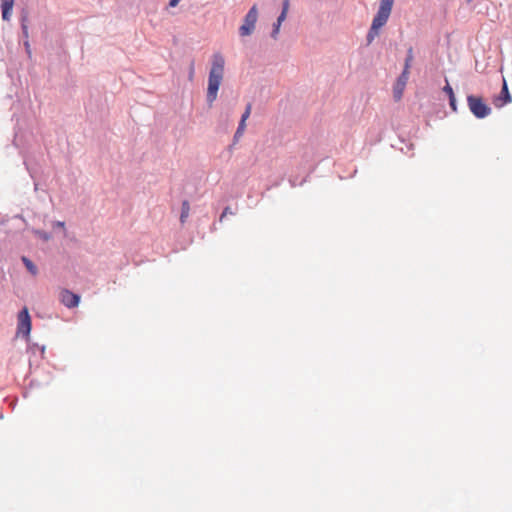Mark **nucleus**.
Listing matches in <instances>:
<instances>
[{"mask_svg":"<svg viewBox=\"0 0 512 512\" xmlns=\"http://www.w3.org/2000/svg\"><path fill=\"white\" fill-rule=\"evenodd\" d=\"M225 59L221 53H214L208 76L207 102L211 106L217 99L219 87L224 78Z\"/></svg>","mask_w":512,"mask_h":512,"instance_id":"f257e3e1","label":"nucleus"},{"mask_svg":"<svg viewBox=\"0 0 512 512\" xmlns=\"http://www.w3.org/2000/svg\"><path fill=\"white\" fill-rule=\"evenodd\" d=\"M394 0H380L379 9L373 18L371 28L367 35L368 43H371L379 35L380 29L387 23L392 11Z\"/></svg>","mask_w":512,"mask_h":512,"instance_id":"f03ea898","label":"nucleus"},{"mask_svg":"<svg viewBox=\"0 0 512 512\" xmlns=\"http://www.w3.org/2000/svg\"><path fill=\"white\" fill-rule=\"evenodd\" d=\"M467 104L472 114L477 118H485L491 113V108L484 102L482 97L469 95Z\"/></svg>","mask_w":512,"mask_h":512,"instance_id":"7ed1b4c3","label":"nucleus"},{"mask_svg":"<svg viewBox=\"0 0 512 512\" xmlns=\"http://www.w3.org/2000/svg\"><path fill=\"white\" fill-rule=\"evenodd\" d=\"M17 320V335L28 338L31 332V317L26 307L18 313Z\"/></svg>","mask_w":512,"mask_h":512,"instance_id":"20e7f679","label":"nucleus"},{"mask_svg":"<svg viewBox=\"0 0 512 512\" xmlns=\"http://www.w3.org/2000/svg\"><path fill=\"white\" fill-rule=\"evenodd\" d=\"M257 18H258V11H257L256 6L254 5L246 14L244 23L239 29L241 36H248L253 32Z\"/></svg>","mask_w":512,"mask_h":512,"instance_id":"39448f33","label":"nucleus"},{"mask_svg":"<svg viewBox=\"0 0 512 512\" xmlns=\"http://www.w3.org/2000/svg\"><path fill=\"white\" fill-rule=\"evenodd\" d=\"M60 302L67 308L77 307L80 302V296L68 289H62L59 295Z\"/></svg>","mask_w":512,"mask_h":512,"instance_id":"423d86ee","label":"nucleus"},{"mask_svg":"<svg viewBox=\"0 0 512 512\" xmlns=\"http://www.w3.org/2000/svg\"><path fill=\"white\" fill-rule=\"evenodd\" d=\"M408 79H409V74H406L403 72L397 78V81L393 87V96L396 101H399L402 98V95L405 90Z\"/></svg>","mask_w":512,"mask_h":512,"instance_id":"0eeeda50","label":"nucleus"},{"mask_svg":"<svg viewBox=\"0 0 512 512\" xmlns=\"http://www.w3.org/2000/svg\"><path fill=\"white\" fill-rule=\"evenodd\" d=\"M289 7H290V0H283L281 14L277 18V22L274 24L273 31H272V37L274 39L277 38V35H278L279 31H280V26L285 21V19L287 17V14H288V11H289Z\"/></svg>","mask_w":512,"mask_h":512,"instance_id":"6e6552de","label":"nucleus"},{"mask_svg":"<svg viewBox=\"0 0 512 512\" xmlns=\"http://www.w3.org/2000/svg\"><path fill=\"white\" fill-rule=\"evenodd\" d=\"M511 101H512V97L510 96L506 80L504 79L502 90H501L499 96H497L494 99V105L498 108H501L505 104L510 103Z\"/></svg>","mask_w":512,"mask_h":512,"instance_id":"1a4fd4ad","label":"nucleus"},{"mask_svg":"<svg viewBox=\"0 0 512 512\" xmlns=\"http://www.w3.org/2000/svg\"><path fill=\"white\" fill-rule=\"evenodd\" d=\"M14 6V0H1L2 17L8 21L11 16V12Z\"/></svg>","mask_w":512,"mask_h":512,"instance_id":"9d476101","label":"nucleus"},{"mask_svg":"<svg viewBox=\"0 0 512 512\" xmlns=\"http://www.w3.org/2000/svg\"><path fill=\"white\" fill-rule=\"evenodd\" d=\"M189 213H190V204L187 200H184L182 202L181 215H180V221L182 224L186 222L187 218L189 217Z\"/></svg>","mask_w":512,"mask_h":512,"instance_id":"9b49d317","label":"nucleus"},{"mask_svg":"<svg viewBox=\"0 0 512 512\" xmlns=\"http://www.w3.org/2000/svg\"><path fill=\"white\" fill-rule=\"evenodd\" d=\"M412 61H413V50H412V48H409L407 57L405 59L404 69L402 71L403 73H406V74L410 73V67H411Z\"/></svg>","mask_w":512,"mask_h":512,"instance_id":"f8f14e48","label":"nucleus"},{"mask_svg":"<svg viewBox=\"0 0 512 512\" xmlns=\"http://www.w3.org/2000/svg\"><path fill=\"white\" fill-rule=\"evenodd\" d=\"M22 261L23 263L25 264L26 268L33 274V275H36L37 274V268L36 266L32 263L31 260H29L27 257H23L22 258Z\"/></svg>","mask_w":512,"mask_h":512,"instance_id":"ddd939ff","label":"nucleus"},{"mask_svg":"<svg viewBox=\"0 0 512 512\" xmlns=\"http://www.w3.org/2000/svg\"><path fill=\"white\" fill-rule=\"evenodd\" d=\"M245 128H246V121H241L240 120L239 126L237 128L236 133H235V138L241 137L243 132H244V130H245Z\"/></svg>","mask_w":512,"mask_h":512,"instance_id":"4468645a","label":"nucleus"},{"mask_svg":"<svg viewBox=\"0 0 512 512\" xmlns=\"http://www.w3.org/2000/svg\"><path fill=\"white\" fill-rule=\"evenodd\" d=\"M251 109H252L251 104H248V105L246 106V109H245V111H244V113H243L242 117H241V121H246V120L249 118V116H250V114H251Z\"/></svg>","mask_w":512,"mask_h":512,"instance_id":"2eb2a0df","label":"nucleus"},{"mask_svg":"<svg viewBox=\"0 0 512 512\" xmlns=\"http://www.w3.org/2000/svg\"><path fill=\"white\" fill-rule=\"evenodd\" d=\"M443 91L449 98L455 96L452 87L448 83L444 86Z\"/></svg>","mask_w":512,"mask_h":512,"instance_id":"dca6fc26","label":"nucleus"},{"mask_svg":"<svg viewBox=\"0 0 512 512\" xmlns=\"http://www.w3.org/2000/svg\"><path fill=\"white\" fill-rule=\"evenodd\" d=\"M449 104L454 112L457 111L455 96L449 98Z\"/></svg>","mask_w":512,"mask_h":512,"instance_id":"f3484780","label":"nucleus"},{"mask_svg":"<svg viewBox=\"0 0 512 512\" xmlns=\"http://www.w3.org/2000/svg\"><path fill=\"white\" fill-rule=\"evenodd\" d=\"M228 214H232L231 210H230V207H226L221 216H220V221H222Z\"/></svg>","mask_w":512,"mask_h":512,"instance_id":"a211bd4d","label":"nucleus"},{"mask_svg":"<svg viewBox=\"0 0 512 512\" xmlns=\"http://www.w3.org/2000/svg\"><path fill=\"white\" fill-rule=\"evenodd\" d=\"M179 1H180V0H170L169 5H170L171 7H175V6H177V5H178Z\"/></svg>","mask_w":512,"mask_h":512,"instance_id":"6ab92c4d","label":"nucleus"},{"mask_svg":"<svg viewBox=\"0 0 512 512\" xmlns=\"http://www.w3.org/2000/svg\"><path fill=\"white\" fill-rule=\"evenodd\" d=\"M56 227H59V228H64L65 226V223L64 222H61V221H57L55 222L54 224Z\"/></svg>","mask_w":512,"mask_h":512,"instance_id":"aec40b11","label":"nucleus"},{"mask_svg":"<svg viewBox=\"0 0 512 512\" xmlns=\"http://www.w3.org/2000/svg\"><path fill=\"white\" fill-rule=\"evenodd\" d=\"M193 76H194V67H193V65H192V66H191V69H190V73H189V78H190V80H192V79H193Z\"/></svg>","mask_w":512,"mask_h":512,"instance_id":"412c9836","label":"nucleus"},{"mask_svg":"<svg viewBox=\"0 0 512 512\" xmlns=\"http://www.w3.org/2000/svg\"><path fill=\"white\" fill-rule=\"evenodd\" d=\"M22 28H23V31H24V34L27 36V26L26 25H22Z\"/></svg>","mask_w":512,"mask_h":512,"instance_id":"4be33fe9","label":"nucleus"},{"mask_svg":"<svg viewBox=\"0 0 512 512\" xmlns=\"http://www.w3.org/2000/svg\"><path fill=\"white\" fill-rule=\"evenodd\" d=\"M473 0H467L468 3L472 2Z\"/></svg>","mask_w":512,"mask_h":512,"instance_id":"5701e85b","label":"nucleus"}]
</instances>
